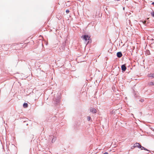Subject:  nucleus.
<instances>
[{"instance_id":"3","label":"nucleus","mask_w":154,"mask_h":154,"mask_svg":"<svg viewBox=\"0 0 154 154\" xmlns=\"http://www.w3.org/2000/svg\"><path fill=\"white\" fill-rule=\"evenodd\" d=\"M121 68L122 71H125L126 69V67L125 65L124 64L122 65L121 66Z\"/></svg>"},{"instance_id":"14","label":"nucleus","mask_w":154,"mask_h":154,"mask_svg":"<svg viewBox=\"0 0 154 154\" xmlns=\"http://www.w3.org/2000/svg\"><path fill=\"white\" fill-rule=\"evenodd\" d=\"M144 149L145 150H147V149H146L145 148V149Z\"/></svg>"},{"instance_id":"8","label":"nucleus","mask_w":154,"mask_h":154,"mask_svg":"<svg viewBox=\"0 0 154 154\" xmlns=\"http://www.w3.org/2000/svg\"><path fill=\"white\" fill-rule=\"evenodd\" d=\"M149 85H154V83L153 82H151L149 83Z\"/></svg>"},{"instance_id":"15","label":"nucleus","mask_w":154,"mask_h":154,"mask_svg":"<svg viewBox=\"0 0 154 154\" xmlns=\"http://www.w3.org/2000/svg\"><path fill=\"white\" fill-rule=\"evenodd\" d=\"M104 154H108V153L107 152H106Z\"/></svg>"},{"instance_id":"5","label":"nucleus","mask_w":154,"mask_h":154,"mask_svg":"<svg viewBox=\"0 0 154 154\" xmlns=\"http://www.w3.org/2000/svg\"><path fill=\"white\" fill-rule=\"evenodd\" d=\"M91 112L93 113H95L97 112V110L96 109L94 108H91L90 109Z\"/></svg>"},{"instance_id":"10","label":"nucleus","mask_w":154,"mask_h":154,"mask_svg":"<svg viewBox=\"0 0 154 154\" xmlns=\"http://www.w3.org/2000/svg\"><path fill=\"white\" fill-rule=\"evenodd\" d=\"M91 119V118L90 116H88L87 117V119L88 121H90Z\"/></svg>"},{"instance_id":"2","label":"nucleus","mask_w":154,"mask_h":154,"mask_svg":"<svg viewBox=\"0 0 154 154\" xmlns=\"http://www.w3.org/2000/svg\"><path fill=\"white\" fill-rule=\"evenodd\" d=\"M141 146L139 143H136L134 145V148L137 147L140 148H141Z\"/></svg>"},{"instance_id":"7","label":"nucleus","mask_w":154,"mask_h":154,"mask_svg":"<svg viewBox=\"0 0 154 154\" xmlns=\"http://www.w3.org/2000/svg\"><path fill=\"white\" fill-rule=\"evenodd\" d=\"M149 77L154 78V73L151 74L149 75Z\"/></svg>"},{"instance_id":"11","label":"nucleus","mask_w":154,"mask_h":154,"mask_svg":"<svg viewBox=\"0 0 154 154\" xmlns=\"http://www.w3.org/2000/svg\"><path fill=\"white\" fill-rule=\"evenodd\" d=\"M66 12L67 14L69 12V10H68V9L66 10Z\"/></svg>"},{"instance_id":"9","label":"nucleus","mask_w":154,"mask_h":154,"mask_svg":"<svg viewBox=\"0 0 154 154\" xmlns=\"http://www.w3.org/2000/svg\"><path fill=\"white\" fill-rule=\"evenodd\" d=\"M151 15L154 17V12H152L151 13Z\"/></svg>"},{"instance_id":"4","label":"nucleus","mask_w":154,"mask_h":154,"mask_svg":"<svg viewBox=\"0 0 154 154\" xmlns=\"http://www.w3.org/2000/svg\"><path fill=\"white\" fill-rule=\"evenodd\" d=\"M117 55L118 57H121L122 56V54L121 52H118L117 53Z\"/></svg>"},{"instance_id":"13","label":"nucleus","mask_w":154,"mask_h":154,"mask_svg":"<svg viewBox=\"0 0 154 154\" xmlns=\"http://www.w3.org/2000/svg\"><path fill=\"white\" fill-rule=\"evenodd\" d=\"M146 23V21H144L143 22V23L144 24H145Z\"/></svg>"},{"instance_id":"6","label":"nucleus","mask_w":154,"mask_h":154,"mask_svg":"<svg viewBox=\"0 0 154 154\" xmlns=\"http://www.w3.org/2000/svg\"><path fill=\"white\" fill-rule=\"evenodd\" d=\"M28 106V104L26 103H24L23 104V107L24 108H26Z\"/></svg>"},{"instance_id":"16","label":"nucleus","mask_w":154,"mask_h":154,"mask_svg":"<svg viewBox=\"0 0 154 154\" xmlns=\"http://www.w3.org/2000/svg\"><path fill=\"white\" fill-rule=\"evenodd\" d=\"M152 5H154V2H152Z\"/></svg>"},{"instance_id":"1","label":"nucleus","mask_w":154,"mask_h":154,"mask_svg":"<svg viewBox=\"0 0 154 154\" xmlns=\"http://www.w3.org/2000/svg\"><path fill=\"white\" fill-rule=\"evenodd\" d=\"M82 37L85 41H87L88 40H89V39L90 37L88 35H85L82 36Z\"/></svg>"},{"instance_id":"12","label":"nucleus","mask_w":154,"mask_h":154,"mask_svg":"<svg viewBox=\"0 0 154 154\" xmlns=\"http://www.w3.org/2000/svg\"><path fill=\"white\" fill-rule=\"evenodd\" d=\"M141 148V149H145V148L141 146V148Z\"/></svg>"}]
</instances>
